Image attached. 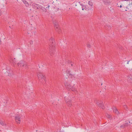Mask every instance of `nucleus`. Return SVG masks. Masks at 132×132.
<instances>
[{
  "label": "nucleus",
  "instance_id": "a211bd4d",
  "mask_svg": "<svg viewBox=\"0 0 132 132\" xmlns=\"http://www.w3.org/2000/svg\"><path fill=\"white\" fill-rule=\"evenodd\" d=\"M70 89H71L72 91H76V89L73 86H72L71 88Z\"/></svg>",
  "mask_w": 132,
  "mask_h": 132
},
{
  "label": "nucleus",
  "instance_id": "2f4dec72",
  "mask_svg": "<svg viewBox=\"0 0 132 132\" xmlns=\"http://www.w3.org/2000/svg\"><path fill=\"white\" fill-rule=\"evenodd\" d=\"M107 27H108L109 28V29H110L111 28L110 26L109 25H108V26H107Z\"/></svg>",
  "mask_w": 132,
  "mask_h": 132
},
{
  "label": "nucleus",
  "instance_id": "7ed1b4c3",
  "mask_svg": "<svg viewBox=\"0 0 132 132\" xmlns=\"http://www.w3.org/2000/svg\"><path fill=\"white\" fill-rule=\"evenodd\" d=\"M53 23L54 24V28L59 33H60L61 32V30L59 27L58 22L56 20H54L53 21Z\"/></svg>",
  "mask_w": 132,
  "mask_h": 132
},
{
  "label": "nucleus",
  "instance_id": "aec40b11",
  "mask_svg": "<svg viewBox=\"0 0 132 132\" xmlns=\"http://www.w3.org/2000/svg\"><path fill=\"white\" fill-rule=\"evenodd\" d=\"M106 116L107 118H108L109 119H111V116L110 115L107 114L106 115Z\"/></svg>",
  "mask_w": 132,
  "mask_h": 132
},
{
  "label": "nucleus",
  "instance_id": "72a5a7b5",
  "mask_svg": "<svg viewBox=\"0 0 132 132\" xmlns=\"http://www.w3.org/2000/svg\"><path fill=\"white\" fill-rule=\"evenodd\" d=\"M129 61H128L127 62V64H129Z\"/></svg>",
  "mask_w": 132,
  "mask_h": 132
},
{
  "label": "nucleus",
  "instance_id": "58836bf2",
  "mask_svg": "<svg viewBox=\"0 0 132 132\" xmlns=\"http://www.w3.org/2000/svg\"><path fill=\"white\" fill-rule=\"evenodd\" d=\"M129 123H130V121H129Z\"/></svg>",
  "mask_w": 132,
  "mask_h": 132
},
{
  "label": "nucleus",
  "instance_id": "cd10ccee",
  "mask_svg": "<svg viewBox=\"0 0 132 132\" xmlns=\"http://www.w3.org/2000/svg\"><path fill=\"white\" fill-rule=\"evenodd\" d=\"M101 107L102 108V109H104V105L103 103L101 105Z\"/></svg>",
  "mask_w": 132,
  "mask_h": 132
},
{
  "label": "nucleus",
  "instance_id": "a878e982",
  "mask_svg": "<svg viewBox=\"0 0 132 132\" xmlns=\"http://www.w3.org/2000/svg\"><path fill=\"white\" fill-rule=\"evenodd\" d=\"M87 47L88 48H90V44H89V43H87Z\"/></svg>",
  "mask_w": 132,
  "mask_h": 132
},
{
  "label": "nucleus",
  "instance_id": "412c9836",
  "mask_svg": "<svg viewBox=\"0 0 132 132\" xmlns=\"http://www.w3.org/2000/svg\"><path fill=\"white\" fill-rule=\"evenodd\" d=\"M123 107L126 110H127L128 109V106L126 105H123Z\"/></svg>",
  "mask_w": 132,
  "mask_h": 132
},
{
  "label": "nucleus",
  "instance_id": "ddd939ff",
  "mask_svg": "<svg viewBox=\"0 0 132 132\" xmlns=\"http://www.w3.org/2000/svg\"><path fill=\"white\" fill-rule=\"evenodd\" d=\"M103 2L106 4H109L110 3V0H103Z\"/></svg>",
  "mask_w": 132,
  "mask_h": 132
},
{
  "label": "nucleus",
  "instance_id": "39448f33",
  "mask_svg": "<svg viewBox=\"0 0 132 132\" xmlns=\"http://www.w3.org/2000/svg\"><path fill=\"white\" fill-rule=\"evenodd\" d=\"M25 63L24 61L21 60L18 63V64L19 66L23 67L24 68H26L27 66Z\"/></svg>",
  "mask_w": 132,
  "mask_h": 132
},
{
  "label": "nucleus",
  "instance_id": "bb28decb",
  "mask_svg": "<svg viewBox=\"0 0 132 132\" xmlns=\"http://www.w3.org/2000/svg\"><path fill=\"white\" fill-rule=\"evenodd\" d=\"M0 123L1 125L2 126H3L4 125V122L2 121H0Z\"/></svg>",
  "mask_w": 132,
  "mask_h": 132
},
{
  "label": "nucleus",
  "instance_id": "e433bc0d",
  "mask_svg": "<svg viewBox=\"0 0 132 132\" xmlns=\"http://www.w3.org/2000/svg\"><path fill=\"white\" fill-rule=\"evenodd\" d=\"M10 75H11V74H9L8 76H9Z\"/></svg>",
  "mask_w": 132,
  "mask_h": 132
},
{
  "label": "nucleus",
  "instance_id": "2eb2a0df",
  "mask_svg": "<svg viewBox=\"0 0 132 132\" xmlns=\"http://www.w3.org/2000/svg\"><path fill=\"white\" fill-rule=\"evenodd\" d=\"M28 34L30 36H31L33 35V34H35L34 32H32L29 31L28 32Z\"/></svg>",
  "mask_w": 132,
  "mask_h": 132
},
{
  "label": "nucleus",
  "instance_id": "f03ea898",
  "mask_svg": "<svg viewBox=\"0 0 132 132\" xmlns=\"http://www.w3.org/2000/svg\"><path fill=\"white\" fill-rule=\"evenodd\" d=\"M37 76L39 81L43 84L46 82L45 77L41 72H39L37 74Z\"/></svg>",
  "mask_w": 132,
  "mask_h": 132
},
{
  "label": "nucleus",
  "instance_id": "f704fd0d",
  "mask_svg": "<svg viewBox=\"0 0 132 132\" xmlns=\"http://www.w3.org/2000/svg\"><path fill=\"white\" fill-rule=\"evenodd\" d=\"M49 7H50V6L49 5H48V8H49Z\"/></svg>",
  "mask_w": 132,
  "mask_h": 132
},
{
  "label": "nucleus",
  "instance_id": "79ce46f5",
  "mask_svg": "<svg viewBox=\"0 0 132 132\" xmlns=\"http://www.w3.org/2000/svg\"><path fill=\"white\" fill-rule=\"evenodd\" d=\"M36 131H37V130Z\"/></svg>",
  "mask_w": 132,
  "mask_h": 132
},
{
  "label": "nucleus",
  "instance_id": "6e6552de",
  "mask_svg": "<svg viewBox=\"0 0 132 132\" xmlns=\"http://www.w3.org/2000/svg\"><path fill=\"white\" fill-rule=\"evenodd\" d=\"M64 84L67 89L68 90H70L71 87V86L70 84L68 83L67 82H65Z\"/></svg>",
  "mask_w": 132,
  "mask_h": 132
},
{
  "label": "nucleus",
  "instance_id": "f8f14e48",
  "mask_svg": "<svg viewBox=\"0 0 132 132\" xmlns=\"http://www.w3.org/2000/svg\"><path fill=\"white\" fill-rule=\"evenodd\" d=\"M128 125L129 124L128 123H126L121 125L120 127V128H125L126 127L128 126Z\"/></svg>",
  "mask_w": 132,
  "mask_h": 132
},
{
  "label": "nucleus",
  "instance_id": "7c9ffc66",
  "mask_svg": "<svg viewBox=\"0 0 132 132\" xmlns=\"http://www.w3.org/2000/svg\"><path fill=\"white\" fill-rule=\"evenodd\" d=\"M129 125V126L128 127V129H131V127H130V125Z\"/></svg>",
  "mask_w": 132,
  "mask_h": 132
},
{
  "label": "nucleus",
  "instance_id": "20e7f679",
  "mask_svg": "<svg viewBox=\"0 0 132 132\" xmlns=\"http://www.w3.org/2000/svg\"><path fill=\"white\" fill-rule=\"evenodd\" d=\"M64 98L67 105L69 107H71L72 105L71 98L69 97H64Z\"/></svg>",
  "mask_w": 132,
  "mask_h": 132
},
{
  "label": "nucleus",
  "instance_id": "423d86ee",
  "mask_svg": "<svg viewBox=\"0 0 132 132\" xmlns=\"http://www.w3.org/2000/svg\"><path fill=\"white\" fill-rule=\"evenodd\" d=\"M79 3L80 4V5L82 6V10H83L84 9L86 10H88L91 9V6L89 7L88 5H83V4H80V2H79Z\"/></svg>",
  "mask_w": 132,
  "mask_h": 132
},
{
  "label": "nucleus",
  "instance_id": "4be33fe9",
  "mask_svg": "<svg viewBox=\"0 0 132 132\" xmlns=\"http://www.w3.org/2000/svg\"><path fill=\"white\" fill-rule=\"evenodd\" d=\"M96 104L98 105V106L100 107H101V106L102 104L99 103V102H97L96 103Z\"/></svg>",
  "mask_w": 132,
  "mask_h": 132
},
{
  "label": "nucleus",
  "instance_id": "37998d69",
  "mask_svg": "<svg viewBox=\"0 0 132 132\" xmlns=\"http://www.w3.org/2000/svg\"><path fill=\"white\" fill-rule=\"evenodd\" d=\"M22 0V1H23V0Z\"/></svg>",
  "mask_w": 132,
  "mask_h": 132
},
{
  "label": "nucleus",
  "instance_id": "0eeeda50",
  "mask_svg": "<svg viewBox=\"0 0 132 132\" xmlns=\"http://www.w3.org/2000/svg\"><path fill=\"white\" fill-rule=\"evenodd\" d=\"M33 7L34 8H37L38 9H40L41 7L40 5L37 4L35 3H33L32 4Z\"/></svg>",
  "mask_w": 132,
  "mask_h": 132
},
{
  "label": "nucleus",
  "instance_id": "a19ab883",
  "mask_svg": "<svg viewBox=\"0 0 132 132\" xmlns=\"http://www.w3.org/2000/svg\"><path fill=\"white\" fill-rule=\"evenodd\" d=\"M131 124H132V122L131 123Z\"/></svg>",
  "mask_w": 132,
  "mask_h": 132
},
{
  "label": "nucleus",
  "instance_id": "c9c22d12",
  "mask_svg": "<svg viewBox=\"0 0 132 132\" xmlns=\"http://www.w3.org/2000/svg\"><path fill=\"white\" fill-rule=\"evenodd\" d=\"M10 75H11V74H9L8 76H9Z\"/></svg>",
  "mask_w": 132,
  "mask_h": 132
},
{
  "label": "nucleus",
  "instance_id": "ea45409f",
  "mask_svg": "<svg viewBox=\"0 0 132 132\" xmlns=\"http://www.w3.org/2000/svg\"><path fill=\"white\" fill-rule=\"evenodd\" d=\"M131 4H132V2H131Z\"/></svg>",
  "mask_w": 132,
  "mask_h": 132
},
{
  "label": "nucleus",
  "instance_id": "f257e3e1",
  "mask_svg": "<svg viewBox=\"0 0 132 132\" xmlns=\"http://www.w3.org/2000/svg\"><path fill=\"white\" fill-rule=\"evenodd\" d=\"M49 53L50 55L52 56L54 54L55 52V42L54 39L52 37H51L49 40Z\"/></svg>",
  "mask_w": 132,
  "mask_h": 132
},
{
  "label": "nucleus",
  "instance_id": "9b49d317",
  "mask_svg": "<svg viewBox=\"0 0 132 132\" xmlns=\"http://www.w3.org/2000/svg\"><path fill=\"white\" fill-rule=\"evenodd\" d=\"M15 59V58L14 59H11V60L10 61L11 62H12V63L13 64V65L14 66L15 65V64H16V62Z\"/></svg>",
  "mask_w": 132,
  "mask_h": 132
},
{
  "label": "nucleus",
  "instance_id": "473e14b6",
  "mask_svg": "<svg viewBox=\"0 0 132 132\" xmlns=\"http://www.w3.org/2000/svg\"><path fill=\"white\" fill-rule=\"evenodd\" d=\"M119 7H120V8L122 7L121 5H120V6H119Z\"/></svg>",
  "mask_w": 132,
  "mask_h": 132
},
{
  "label": "nucleus",
  "instance_id": "b1692460",
  "mask_svg": "<svg viewBox=\"0 0 132 132\" xmlns=\"http://www.w3.org/2000/svg\"><path fill=\"white\" fill-rule=\"evenodd\" d=\"M88 4L90 6H91V7L93 5L91 1H89V2Z\"/></svg>",
  "mask_w": 132,
  "mask_h": 132
},
{
  "label": "nucleus",
  "instance_id": "4468645a",
  "mask_svg": "<svg viewBox=\"0 0 132 132\" xmlns=\"http://www.w3.org/2000/svg\"><path fill=\"white\" fill-rule=\"evenodd\" d=\"M113 112L115 113L118 114H119V112L118 111L117 109L115 108L114 109H113Z\"/></svg>",
  "mask_w": 132,
  "mask_h": 132
},
{
  "label": "nucleus",
  "instance_id": "9d476101",
  "mask_svg": "<svg viewBox=\"0 0 132 132\" xmlns=\"http://www.w3.org/2000/svg\"><path fill=\"white\" fill-rule=\"evenodd\" d=\"M127 79L128 82L132 83V75H129L128 76Z\"/></svg>",
  "mask_w": 132,
  "mask_h": 132
},
{
  "label": "nucleus",
  "instance_id": "1a4fd4ad",
  "mask_svg": "<svg viewBox=\"0 0 132 132\" xmlns=\"http://www.w3.org/2000/svg\"><path fill=\"white\" fill-rule=\"evenodd\" d=\"M20 117L19 116H16L15 118V120L16 122L17 123H20Z\"/></svg>",
  "mask_w": 132,
  "mask_h": 132
},
{
  "label": "nucleus",
  "instance_id": "4c0bfd02",
  "mask_svg": "<svg viewBox=\"0 0 132 132\" xmlns=\"http://www.w3.org/2000/svg\"><path fill=\"white\" fill-rule=\"evenodd\" d=\"M71 66H72L73 65V64H71Z\"/></svg>",
  "mask_w": 132,
  "mask_h": 132
},
{
  "label": "nucleus",
  "instance_id": "5701e85b",
  "mask_svg": "<svg viewBox=\"0 0 132 132\" xmlns=\"http://www.w3.org/2000/svg\"><path fill=\"white\" fill-rule=\"evenodd\" d=\"M96 104L98 105V106L100 107H101V106L102 104L99 103V102H97L96 103Z\"/></svg>",
  "mask_w": 132,
  "mask_h": 132
},
{
  "label": "nucleus",
  "instance_id": "c85d7f7f",
  "mask_svg": "<svg viewBox=\"0 0 132 132\" xmlns=\"http://www.w3.org/2000/svg\"><path fill=\"white\" fill-rule=\"evenodd\" d=\"M30 44H33V42L32 40H30Z\"/></svg>",
  "mask_w": 132,
  "mask_h": 132
},
{
  "label": "nucleus",
  "instance_id": "393cba45",
  "mask_svg": "<svg viewBox=\"0 0 132 132\" xmlns=\"http://www.w3.org/2000/svg\"><path fill=\"white\" fill-rule=\"evenodd\" d=\"M70 71H69V70H67L66 71V73H67V75H68L69 74H70L71 73H70Z\"/></svg>",
  "mask_w": 132,
  "mask_h": 132
},
{
  "label": "nucleus",
  "instance_id": "dca6fc26",
  "mask_svg": "<svg viewBox=\"0 0 132 132\" xmlns=\"http://www.w3.org/2000/svg\"><path fill=\"white\" fill-rule=\"evenodd\" d=\"M40 9L42 11L45 12H46V9L44 7H43L41 6V7L40 8Z\"/></svg>",
  "mask_w": 132,
  "mask_h": 132
},
{
  "label": "nucleus",
  "instance_id": "f3484780",
  "mask_svg": "<svg viewBox=\"0 0 132 132\" xmlns=\"http://www.w3.org/2000/svg\"><path fill=\"white\" fill-rule=\"evenodd\" d=\"M67 76H68V77L69 78H72L74 76L71 73L69 74Z\"/></svg>",
  "mask_w": 132,
  "mask_h": 132
},
{
  "label": "nucleus",
  "instance_id": "c756f323",
  "mask_svg": "<svg viewBox=\"0 0 132 132\" xmlns=\"http://www.w3.org/2000/svg\"><path fill=\"white\" fill-rule=\"evenodd\" d=\"M2 10V9H0V15H1V14L2 13V11L1 10Z\"/></svg>",
  "mask_w": 132,
  "mask_h": 132
},
{
  "label": "nucleus",
  "instance_id": "6ab92c4d",
  "mask_svg": "<svg viewBox=\"0 0 132 132\" xmlns=\"http://www.w3.org/2000/svg\"><path fill=\"white\" fill-rule=\"evenodd\" d=\"M22 1L26 5V6H28V2L26 1V0H23Z\"/></svg>",
  "mask_w": 132,
  "mask_h": 132
}]
</instances>
